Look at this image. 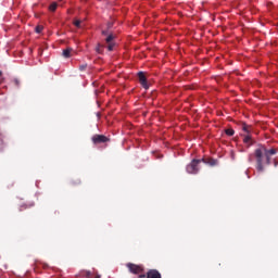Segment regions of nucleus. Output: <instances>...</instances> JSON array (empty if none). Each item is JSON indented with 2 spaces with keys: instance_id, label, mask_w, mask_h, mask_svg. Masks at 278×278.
<instances>
[{
  "instance_id": "nucleus-5",
  "label": "nucleus",
  "mask_w": 278,
  "mask_h": 278,
  "mask_svg": "<svg viewBox=\"0 0 278 278\" xmlns=\"http://www.w3.org/2000/svg\"><path fill=\"white\" fill-rule=\"evenodd\" d=\"M162 278V274L157 269H150L147 271V275L140 274L139 278Z\"/></svg>"
},
{
  "instance_id": "nucleus-18",
  "label": "nucleus",
  "mask_w": 278,
  "mask_h": 278,
  "mask_svg": "<svg viewBox=\"0 0 278 278\" xmlns=\"http://www.w3.org/2000/svg\"><path fill=\"white\" fill-rule=\"evenodd\" d=\"M96 51H97V53H101V46L100 45L96 48Z\"/></svg>"
},
{
  "instance_id": "nucleus-15",
  "label": "nucleus",
  "mask_w": 278,
  "mask_h": 278,
  "mask_svg": "<svg viewBox=\"0 0 278 278\" xmlns=\"http://www.w3.org/2000/svg\"><path fill=\"white\" fill-rule=\"evenodd\" d=\"M13 84H14L15 86H21V81H20L18 79H16V78L13 80Z\"/></svg>"
},
{
  "instance_id": "nucleus-19",
  "label": "nucleus",
  "mask_w": 278,
  "mask_h": 278,
  "mask_svg": "<svg viewBox=\"0 0 278 278\" xmlns=\"http://www.w3.org/2000/svg\"><path fill=\"white\" fill-rule=\"evenodd\" d=\"M102 36H108V30H102Z\"/></svg>"
},
{
  "instance_id": "nucleus-14",
  "label": "nucleus",
  "mask_w": 278,
  "mask_h": 278,
  "mask_svg": "<svg viewBox=\"0 0 278 278\" xmlns=\"http://www.w3.org/2000/svg\"><path fill=\"white\" fill-rule=\"evenodd\" d=\"M108 51H114V43H109Z\"/></svg>"
},
{
  "instance_id": "nucleus-7",
  "label": "nucleus",
  "mask_w": 278,
  "mask_h": 278,
  "mask_svg": "<svg viewBox=\"0 0 278 278\" xmlns=\"http://www.w3.org/2000/svg\"><path fill=\"white\" fill-rule=\"evenodd\" d=\"M71 53H73V48L63 50V58H71Z\"/></svg>"
},
{
  "instance_id": "nucleus-3",
  "label": "nucleus",
  "mask_w": 278,
  "mask_h": 278,
  "mask_svg": "<svg viewBox=\"0 0 278 278\" xmlns=\"http://www.w3.org/2000/svg\"><path fill=\"white\" fill-rule=\"evenodd\" d=\"M126 268H128L129 273L132 275H142V273H144V266L136 265L134 263L126 264Z\"/></svg>"
},
{
  "instance_id": "nucleus-22",
  "label": "nucleus",
  "mask_w": 278,
  "mask_h": 278,
  "mask_svg": "<svg viewBox=\"0 0 278 278\" xmlns=\"http://www.w3.org/2000/svg\"><path fill=\"white\" fill-rule=\"evenodd\" d=\"M1 75H3V72L0 71V77H1Z\"/></svg>"
},
{
  "instance_id": "nucleus-4",
  "label": "nucleus",
  "mask_w": 278,
  "mask_h": 278,
  "mask_svg": "<svg viewBox=\"0 0 278 278\" xmlns=\"http://www.w3.org/2000/svg\"><path fill=\"white\" fill-rule=\"evenodd\" d=\"M91 140L93 144H103L105 142H110V138H108L105 135H94Z\"/></svg>"
},
{
  "instance_id": "nucleus-17",
  "label": "nucleus",
  "mask_w": 278,
  "mask_h": 278,
  "mask_svg": "<svg viewBox=\"0 0 278 278\" xmlns=\"http://www.w3.org/2000/svg\"><path fill=\"white\" fill-rule=\"evenodd\" d=\"M87 67H88V65H87V64H85V65H80V66H79V70H80V71H86V68H87Z\"/></svg>"
},
{
  "instance_id": "nucleus-21",
  "label": "nucleus",
  "mask_w": 278,
  "mask_h": 278,
  "mask_svg": "<svg viewBox=\"0 0 278 278\" xmlns=\"http://www.w3.org/2000/svg\"><path fill=\"white\" fill-rule=\"evenodd\" d=\"M249 162H253V157H252V155H250V157H249Z\"/></svg>"
},
{
  "instance_id": "nucleus-25",
  "label": "nucleus",
  "mask_w": 278,
  "mask_h": 278,
  "mask_svg": "<svg viewBox=\"0 0 278 278\" xmlns=\"http://www.w3.org/2000/svg\"><path fill=\"white\" fill-rule=\"evenodd\" d=\"M94 278H101V276H96Z\"/></svg>"
},
{
  "instance_id": "nucleus-11",
  "label": "nucleus",
  "mask_w": 278,
  "mask_h": 278,
  "mask_svg": "<svg viewBox=\"0 0 278 278\" xmlns=\"http://www.w3.org/2000/svg\"><path fill=\"white\" fill-rule=\"evenodd\" d=\"M225 132H226V136H233V134H236V131L231 128L226 129Z\"/></svg>"
},
{
  "instance_id": "nucleus-16",
  "label": "nucleus",
  "mask_w": 278,
  "mask_h": 278,
  "mask_svg": "<svg viewBox=\"0 0 278 278\" xmlns=\"http://www.w3.org/2000/svg\"><path fill=\"white\" fill-rule=\"evenodd\" d=\"M243 142H251V137L250 136L244 137Z\"/></svg>"
},
{
  "instance_id": "nucleus-26",
  "label": "nucleus",
  "mask_w": 278,
  "mask_h": 278,
  "mask_svg": "<svg viewBox=\"0 0 278 278\" xmlns=\"http://www.w3.org/2000/svg\"><path fill=\"white\" fill-rule=\"evenodd\" d=\"M109 27H112V24H109Z\"/></svg>"
},
{
  "instance_id": "nucleus-1",
  "label": "nucleus",
  "mask_w": 278,
  "mask_h": 278,
  "mask_svg": "<svg viewBox=\"0 0 278 278\" xmlns=\"http://www.w3.org/2000/svg\"><path fill=\"white\" fill-rule=\"evenodd\" d=\"M278 149L271 148L267 149L265 146H260L254 150V159L256 162L255 168L257 173H264L266 166H270L273 155H277Z\"/></svg>"
},
{
  "instance_id": "nucleus-24",
  "label": "nucleus",
  "mask_w": 278,
  "mask_h": 278,
  "mask_svg": "<svg viewBox=\"0 0 278 278\" xmlns=\"http://www.w3.org/2000/svg\"><path fill=\"white\" fill-rule=\"evenodd\" d=\"M87 276H90V271L87 273Z\"/></svg>"
},
{
  "instance_id": "nucleus-20",
  "label": "nucleus",
  "mask_w": 278,
  "mask_h": 278,
  "mask_svg": "<svg viewBox=\"0 0 278 278\" xmlns=\"http://www.w3.org/2000/svg\"><path fill=\"white\" fill-rule=\"evenodd\" d=\"M278 162L274 161V166L277 168Z\"/></svg>"
},
{
  "instance_id": "nucleus-10",
  "label": "nucleus",
  "mask_w": 278,
  "mask_h": 278,
  "mask_svg": "<svg viewBox=\"0 0 278 278\" xmlns=\"http://www.w3.org/2000/svg\"><path fill=\"white\" fill-rule=\"evenodd\" d=\"M49 10L50 12H55V10H58V3L56 2L51 3Z\"/></svg>"
},
{
  "instance_id": "nucleus-8",
  "label": "nucleus",
  "mask_w": 278,
  "mask_h": 278,
  "mask_svg": "<svg viewBox=\"0 0 278 278\" xmlns=\"http://www.w3.org/2000/svg\"><path fill=\"white\" fill-rule=\"evenodd\" d=\"M114 38H115L114 35L110 34L106 36L105 42H108V45L113 43L112 40H114Z\"/></svg>"
},
{
  "instance_id": "nucleus-13",
  "label": "nucleus",
  "mask_w": 278,
  "mask_h": 278,
  "mask_svg": "<svg viewBox=\"0 0 278 278\" xmlns=\"http://www.w3.org/2000/svg\"><path fill=\"white\" fill-rule=\"evenodd\" d=\"M206 164H210V166H216L217 161L214 159H211V160H208V162H206Z\"/></svg>"
},
{
  "instance_id": "nucleus-12",
  "label": "nucleus",
  "mask_w": 278,
  "mask_h": 278,
  "mask_svg": "<svg viewBox=\"0 0 278 278\" xmlns=\"http://www.w3.org/2000/svg\"><path fill=\"white\" fill-rule=\"evenodd\" d=\"M42 29H45V27L38 25V26H36L35 31H36V34H42Z\"/></svg>"
},
{
  "instance_id": "nucleus-23",
  "label": "nucleus",
  "mask_w": 278,
  "mask_h": 278,
  "mask_svg": "<svg viewBox=\"0 0 278 278\" xmlns=\"http://www.w3.org/2000/svg\"><path fill=\"white\" fill-rule=\"evenodd\" d=\"M244 131H247V126L243 127Z\"/></svg>"
},
{
  "instance_id": "nucleus-6",
  "label": "nucleus",
  "mask_w": 278,
  "mask_h": 278,
  "mask_svg": "<svg viewBox=\"0 0 278 278\" xmlns=\"http://www.w3.org/2000/svg\"><path fill=\"white\" fill-rule=\"evenodd\" d=\"M138 79L142 88H144L146 90H149V83L147 81V75L144 74V72L138 73Z\"/></svg>"
},
{
  "instance_id": "nucleus-2",
  "label": "nucleus",
  "mask_w": 278,
  "mask_h": 278,
  "mask_svg": "<svg viewBox=\"0 0 278 278\" xmlns=\"http://www.w3.org/2000/svg\"><path fill=\"white\" fill-rule=\"evenodd\" d=\"M201 162L207 164L205 160L193 159L191 163L187 165V173H189V175H197V173H199V165L201 164Z\"/></svg>"
},
{
  "instance_id": "nucleus-9",
  "label": "nucleus",
  "mask_w": 278,
  "mask_h": 278,
  "mask_svg": "<svg viewBox=\"0 0 278 278\" xmlns=\"http://www.w3.org/2000/svg\"><path fill=\"white\" fill-rule=\"evenodd\" d=\"M73 24H74L75 27H77L78 29H81V27H84V26L81 25V21H80V20H75V21L73 22Z\"/></svg>"
}]
</instances>
